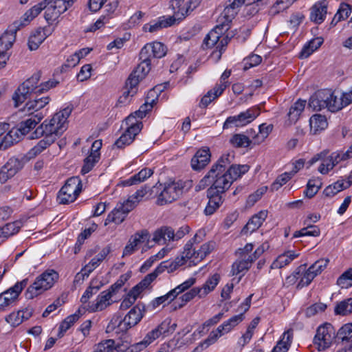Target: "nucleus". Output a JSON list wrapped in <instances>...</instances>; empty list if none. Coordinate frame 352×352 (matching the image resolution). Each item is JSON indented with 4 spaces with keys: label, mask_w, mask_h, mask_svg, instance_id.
I'll list each match as a JSON object with an SVG mask.
<instances>
[{
    "label": "nucleus",
    "mask_w": 352,
    "mask_h": 352,
    "mask_svg": "<svg viewBox=\"0 0 352 352\" xmlns=\"http://www.w3.org/2000/svg\"><path fill=\"white\" fill-rule=\"evenodd\" d=\"M113 296L107 289L102 291L95 301L89 305L87 309L90 312H98L105 309L113 303V301L111 299Z\"/></svg>",
    "instance_id": "nucleus-25"
},
{
    "label": "nucleus",
    "mask_w": 352,
    "mask_h": 352,
    "mask_svg": "<svg viewBox=\"0 0 352 352\" xmlns=\"http://www.w3.org/2000/svg\"><path fill=\"white\" fill-rule=\"evenodd\" d=\"M166 54V46L160 42H153L146 44L141 50L140 56L145 58H161Z\"/></svg>",
    "instance_id": "nucleus-21"
},
{
    "label": "nucleus",
    "mask_w": 352,
    "mask_h": 352,
    "mask_svg": "<svg viewBox=\"0 0 352 352\" xmlns=\"http://www.w3.org/2000/svg\"><path fill=\"white\" fill-rule=\"evenodd\" d=\"M100 157V153H90L84 160V165L81 169V173L82 174L89 173L95 166L96 163L98 162Z\"/></svg>",
    "instance_id": "nucleus-59"
},
{
    "label": "nucleus",
    "mask_w": 352,
    "mask_h": 352,
    "mask_svg": "<svg viewBox=\"0 0 352 352\" xmlns=\"http://www.w3.org/2000/svg\"><path fill=\"white\" fill-rule=\"evenodd\" d=\"M59 275L54 270H47L36 277L34 282L28 287L26 295L28 298H33L52 288L58 280Z\"/></svg>",
    "instance_id": "nucleus-7"
},
{
    "label": "nucleus",
    "mask_w": 352,
    "mask_h": 352,
    "mask_svg": "<svg viewBox=\"0 0 352 352\" xmlns=\"http://www.w3.org/2000/svg\"><path fill=\"white\" fill-rule=\"evenodd\" d=\"M16 33V30L12 28L6 31L0 37V69L4 67L9 58L7 51L12 47L15 41Z\"/></svg>",
    "instance_id": "nucleus-16"
},
{
    "label": "nucleus",
    "mask_w": 352,
    "mask_h": 352,
    "mask_svg": "<svg viewBox=\"0 0 352 352\" xmlns=\"http://www.w3.org/2000/svg\"><path fill=\"white\" fill-rule=\"evenodd\" d=\"M28 285V279L16 282L14 285L0 294V311H6L10 306L16 305L23 289Z\"/></svg>",
    "instance_id": "nucleus-13"
},
{
    "label": "nucleus",
    "mask_w": 352,
    "mask_h": 352,
    "mask_svg": "<svg viewBox=\"0 0 352 352\" xmlns=\"http://www.w3.org/2000/svg\"><path fill=\"white\" fill-rule=\"evenodd\" d=\"M146 194V188H141L123 203L118 204L116 208L108 214L105 219L104 225L107 226L110 223L116 224L122 223L129 212L138 205Z\"/></svg>",
    "instance_id": "nucleus-5"
},
{
    "label": "nucleus",
    "mask_w": 352,
    "mask_h": 352,
    "mask_svg": "<svg viewBox=\"0 0 352 352\" xmlns=\"http://www.w3.org/2000/svg\"><path fill=\"white\" fill-rule=\"evenodd\" d=\"M258 113L251 111H241L239 114L228 117L223 124V129L241 127L252 122Z\"/></svg>",
    "instance_id": "nucleus-18"
},
{
    "label": "nucleus",
    "mask_w": 352,
    "mask_h": 352,
    "mask_svg": "<svg viewBox=\"0 0 352 352\" xmlns=\"http://www.w3.org/2000/svg\"><path fill=\"white\" fill-rule=\"evenodd\" d=\"M80 318L79 314L75 313L67 316L60 324L58 336H63L64 333Z\"/></svg>",
    "instance_id": "nucleus-60"
},
{
    "label": "nucleus",
    "mask_w": 352,
    "mask_h": 352,
    "mask_svg": "<svg viewBox=\"0 0 352 352\" xmlns=\"http://www.w3.org/2000/svg\"><path fill=\"white\" fill-rule=\"evenodd\" d=\"M215 247V243L212 241L205 243L201 245H198L197 248V261H201L207 255H208Z\"/></svg>",
    "instance_id": "nucleus-61"
},
{
    "label": "nucleus",
    "mask_w": 352,
    "mask_h": 352,
    "mask_svg": "<svg viewBox=\"0 0 352 352\" xmlns=\"http://www.w3.org/2000/svg\"><path fill=\"white\" fill-rule=\"evenodd\" d=\"M93 352H124V350L114 340L108 339L96 344L93 347Z\"/></svg>",
    "instance_id": "nucleus-38"
},
{
    "label": "nucleus",
    "mask_w": 352,
    "mask_h": 352,
    "mask_svg": "<svg viewBox=\"0 0 352 352\" xmlns=\"http://www.w3.org/2000/svg\"><path fill=\"white\" fill-rule=\"evenodd\" d=\"M21 221L6 223L0 228V238L8 239V237L16 234L22 227Z\"/></svg>",
    "instance_id": "nucleus-50"
},
{
    "label": "nucleus",
    "mask_w": 352,
    "mask_h": 352,
    "mask_svg": "<svg viewBox=\"0 0 352 352\" xmlns=\"http://www.w3.org/2000/svg\"><path fill=\"white\" fill-rule=\"evenodd\" d=\"M187 263V259L185 258L182 254L180 256L176 257L175 260L171 262H162L160 265L156 268L160 270V271H157V276L164 272L165 270H167L168 272L169 273L173 272L180 267L186 265Z\"/></svg>",
    "instance_id": "nucleus-40"
},
{
    "label": "nucleus",
    "mask_w": 352,
    "mask_h": 352,
    "mask_svg": "<svg viewBox=\"0 0 352 352\" xmlns=\"http://www.w3.org/2000/svg\"><path fill=\"white\" fill-rule=\"evenodd\" d=\"M249 166L232 165L228 170L210 168L209 177L211 186L207 190L208 203L205 208L207 215L212 214L223 201V195L229 189L232 182L249 170Z\"/></svg>",
    "instance_id": "nucleus-1"
},
{
    "label": "nucleus",
    "mask_w": 352,
    "mask_h": 352,
    "mask_svg": "<svg viewBox=\"0 0 352 352\" xmlns=\"http://www.w3.org/2000/svg\"><path fill=\"white\" fill-rule=\"evenodd\" d=\"M223 335L224 334L218 327L215 330L212 331L210 333L208 337L195 349L194 352L202 351L204 349H206L209 346L214 344L218 340V339Z\"/></svg>",
    "instance_id": "nucleus-45"
},
{
    "label": "nucleus",
    "mask_w": 352,
    "mask_h": 352,
    "mask_svg": "<svg viewBox=\"0 0 352 352\" xmlns=\"http://www.w3.org/2000/svg\"><path fill=\"white\" fill-rule=\"evenodd\" d=\"M153 173V171L152 169L148 168H143L138 173L135 174L129 179L124 180L122 184L126 186L138 184L150 177Z\"/></svg>",
    "instance_id": "nucleus-44"
},
{
    "label": "nucleus",
    "mask_w": 352,
    "mask_h": 352,
    "mask_svg": "<svg viewBox=\"0 0 352 352\" xmlns=\"http://www.w3.org/2000/svg\"><path fill=\"white\" fill-rule=\"evenodd\" d=\"M336 338L343 343L351 342L349 349H344L343 350L352 352V324L348 323L343 325L337 332Z\"/></svg>",
    "instance_id": "nucleus-47"
},
{
    "label": "nucleus",
    "mask_w": 352,
    "mask_h": 352,
    "mask_svg": "<svg viewBox=\"0 0 352 352\" xmlns=\"http://www.w3.org/2000/svg\"><path fill=\"white\" fill-rule=\"evenodd\" d=\"M76 0H43L44 17L49 24H52L60 16L71 8Z\"/></svg>",
    "instance_id": "nucleus-9"
},
{
    "label": "nucleus",
    "mask_w": 352,
    "mask_h": 352,
    "mask_svg": "<svg viewBox=\"0 0 352 352\" xmlns=\"http://www.w3.org/2000/svg\"><path fill=\"white\" fill-rule=\"evenodd\" d=\"M150 235L146 230H142L136 232L131 236L126 245L123 250V256H126L132 254L138 250L142 244L148 242Z\"/></svg>",
    "instance_id": "nucleus-17"
},
{
    "label": "nucleus",
    "mask_w": 352,
    "mask_h": 352,
    "mask_svg": "<svg viewBox=\"0 0 352 352\" xmlns=\"http://www.w3.org/2000/svg\"><path fill=\"white\" fill-rule=\"evenodd\" d=\"M140 59L142 60L141 63L127 78L128 83L131 84L132 86L138 87L140 81L144 78L151 69V59H144L140 56Z\"/></svg>",
    "instance_id": "nucleus-20"
},
{
    "label": "nucleus",
    "mask_w": 352,
    "mask_h": 352,
    "mask_svg": "<svg viewBox=\"0 0 352 352\" xmlns=\"http://www.w3.org/2000/svg\"><path fill=\"white\" fill-rule=\"evenodd\" d=\"M204 236V233L201 231H199L184 245L182 254L189 262L190 266L192 265H195L199 263V261H197V248L198 245L203 241Z\"/></svg>",
    "instance_id": "nucleus-15"
},
{
    "label": "nucleus",
    "mask_w": 352,
    "mask_h": 352,
    "mask_svg": "<svg viewBox=\"0 0 352 352\" xmlns=\"http://www.w3.org/2000/svg\"><path fill=\"white\" fill-rule=\"evenodd\" d=\"M323 43V38L321 37H317L313 38L306 45H304L302 49L300 58H304L309 57L314 52L317 50Z\"/></svg>",
    "instance_id": "nucleus-49"
},
{
    "label": "nucleus",
    "mask_w": 352,
    "mask_h": 352,
    "mask_svg": "<svg viewBox=\"0 0 352 352\" xmlns=\"http://www.w3.org/2000/svg\"><path fill=\"white\" fill-rule=\"evenodd\" d=\"M315 274L309 268L306 269L305 266H300L292 276L288 277L292 280H299L297 288L301 289L309 285L315 278Z\"/></svg>",
    "instance_id": "nucleus-26"
},
{
    "label": "nucleus",
    "mask_w": 352,
    "mask_h": 352,
    "mask_svg": "<svg viewBox=\"0 0 352 352\" xmlns=\"http://www.w3.org/2000/svg\"><path fill=\"white\" fill-rule=\"evenodd\" d=\"M173 236V229L170 227L162 226L153 232V241L159 245H166V246L172 247L170 243L174 242L172 240Z\"/></svg>",
    "instance_id": "nucleus-27"
},
{
    "label": "nucleus",
    "mask_w": 352,
    "mask_h": 352,
    "mask_svg": "<svg viewBox=\"0 0 352 352\" xmlns=\"http://www.w3.org/2000/svg\"><path fill=\"white\" fill-rule=\"evenodd\" d=\"M321 161L322 162L319 166L318 170L320 173L326 175L330 170H331L334 166L344 160L340 155V152L336 151L332 153L328 157L327 155L326 157H323Z\"/></svg>",
    "instance_id": "nucleus-29"
},
{
    "label": "nucleus",
    "mask_w": 352,
    "mask_h": 352,
    "mask_svg": "<svg viewBox=\"0 0 352 352\" xmlns=\"http://www.w3.org/2000/svg\"><path fill=\"white\" fill-rule=\"evenodd\" d=\"M310 133L316 135L328 126L327 118L320 113H316L309 118Z\"/></svg>",
    "instance_id": "nucleus-34"
},
{
    "label": "nucleus",
    "mask_w": 352,
    "mask_h": 352,
    "mask_svg": "<svg viewBox=\"0 0 352 352\" xmlns=\"http://www.w3.org/2000/svg\"><path fill=\"white\" fill-rule=\"evenodd\" d=\"M43 10H45V6H43V3L42 1L32 6L29 10H28L22 16L20 21H15L13 23L14 29H16L17 31L21 28L27 25L34 18H36Z\"/></svg>",
    "instance_id": "nucleus-23"
},
{
    "label": "nucleus",
    "mask_w": 352,
    "mask_h": 352,
    "mask_svg": "<svg viewBox=\"0 0 352 352\" xmlns=\"http://www.w3.org/2000/svg\"><path fill=\"white\" fill-rule=\"evenodd\" d=\"M186 182H171L164 184V187L157 199V204L162 206L172 203L182 195Z\"/></svg>",
    "instance_id": "nucleus-12"
},
{
    "label": "nucleus",
    "mask_w": 352,
    "mask_h": 352,
    "mask_svg": "<svg viewBox=\"0 0 352 352\" xmlns=\"http://www.w3.org/2000/svg\"><path fill=\"white\" fill-rule=\"evenodd\" d=\"M230 144L236 148L248 147L251 144L250 138L243 134H235L230 140Z\"/></svg>",
    "instance_id": "nucleus-64"
},
{
    "label": "nucleus",
    "mask_w": 352,
    "mask_h": 352,
    "mask_svg": "<svg viewBox=\"0 0 352 352\" xmlns=\"http://www.w3.org/2000/svg\"><path fill=\"white\" fill-rule=\"evenodd\" d=\"M43 137H44L43 139L41 140L36 145L28 151V157L29 158L35 157L55 142L52 138L47 135H43Z\"/></svg>",
    "instance_id": "nucleus-46"
},
{
    "label": "nucleus",
    "mask_w": 352,
    "mask_h": 352,
    "mask_svg": "<svg viewBox=\"0 0 352 352\" xmlns=\"http://www.w3.org/2000/svg\"><path fill=\"white\" fill-rule=\"evenodd\" d=\"M351 12V8L349 4L341 3L339 9L331 21V24L335 25L342 20H344Z\"/></svg>",
    "instance_id": "nucleus-55"
},
{
    "label": "nucleus",
    "mask_w": 352,
    "mask_h": 352,
    "mask_svg": "<svg viewBox=\"0 0 352 352\" xmlns=\"http://www.w3.org/2000/svg\"><path fill=\"white\" fill-rule=\"evenodd\" d=\"M164 87L165 86L159 85L150 89L148 91L144 103L139 110H141V109H143L142 110H151L153 108L156 107V101L158 100L159 95Z\"/></svg>",
    "instance_id": "nucleus-36"
},
{
    "label": "nucleus",
    "mask_w": 352,
    "mask_h": 352,
    "mask_svg": "<svg viewBox=\"0 0 352 352\" xmlns=\"http://www.w3.org/2000/svg\"><path fill=\"white\" fill-rule=\"evenodd\" d=\"M327 2L322 1L315 3L311 9L310 19L316 23L320 24L326 17Z\"/></svg>",
    "instance_id": "nucleus-35"
},
{
    "label": "nucleus",
    "mask_w": 352,
    "mask_h": 352,
    "mask_svg": "<svg viewBox=\"0 0 352 352\" xmlns=\"http://www.w3.org/2000/svg\"><path fill=\"white\" fill-rule=\"evenodd\" d=\"M335 313L338 315L342 316L352 313V298L338 302L335 307Z\"/></svg>",
    "instance_id": "nucleus-62"
},
{
    "label": "nucleus",
    "mask_w": 352,
    "mask_h": 352,
    "mask_svg": "<svg viewBox=\"0 0 352 352\" xmlns=\"http://www.w3.org/2000/svg\"><path fill=\"white\" fill-rule=\"evenodd\" d=\"M146 116V111H133L123 121L122 126H126V129L130 131L135 130V128L139 129L138 133L142 129V123L141 120Z\"/></svg>",
    "instance_id": "nucleus-31"
},
{
    "label": "nucleus",
    "mask_w": 352,
    "mask_h": 352,
    "mask_svg": "<svg viewBox=\"0 0 352 352\" xmlns=\"http://www.w3.org/2000/svg\"><path fill=\"white\" fill-rule=\"evenodd\" d=\"M138 87L132 86L128 83L126 80L125 83V87L123 91L122 96L118 100L116 107V108H125L131 100L132 97L137 93Z\"/></svg>",
    "instance_id": "nucleus-39"
},
{
    "label": "nucleus",
    "mask_w": 352,
    "mask_h": 352,
    "mask_svg": "<svg viewBox=\"0 0 352 352\" xmlns=\"http://www.w3.org/2000/svg\"><path fill=\"white\" fill-rule=\"evenodd\" d=\"M175 298V296H174V294H173L172 291L170 290L166 294L163 295V296H160V297H157V298H155L148 305L146 306V308L148 311H153L157 307H158L160 305L169 304Z\"/></svg>",
    "instance_id": "nucleus-51"
},
{
    "label": "nucleus",
    "mask_w": 352,
    "mask_h": 352,
    "mask_svg": "<svg viewBox=\"0 0 352 352\" xmlns=\"http://www.w3.org/2000/svg\"><path fill=\"white\" fill-rule=\"evenodd\" d=\"M138 127L135 128V130L133 131L126 129L120 138L114 142L113 146L118 148H123L130 145L138 134Z\"/></svg>",
    "instance_id": "nucleus-41"
},
{
    "label": "nucleus",
    "mask_w": 352,
    "mask_h": 352,
    "mask_svg": "<svg viewBox=\"0 0 352 352\" xmlns=\"http://www.w3.org/2000/svg\"><path fill=\"white\" fill-rule=\"evenodd\" d=\"M220 280V274L215 273L210 276L201 287H197L199 292V298H204L212 292L219 283Z\"/></svg>",
    "instance_id": "nucleus-37"
},
{
    "label": "nucleus",
    "mask_w": 352,
    "mask_h": 352,
    "mask_svg": "<svg viewBox=\"0 0 352 352\" xmlns=\"http://www.w3.org/2000/svg\"><path fill=\"white\" fill-rule=\"evenodd\" d=\"M253 262V259L250 256H248L247 257V256L245 255L241 259H239L233 263L232 270V274H244L249 270Z\"/></svg>",
    "instance_id": "nucleus-48"
},
{
    "label": "nucleus",
    "mask_w": 352,
    "mask_h": 352,
    "mask_svg": "<svg viewBox=\"0 0 352 352\" xmlns=\"http://www.w3.org/2000/svg\"><path fill=\"white\" fill-rule=\"evenodd\" d=\"M293 330L289 329L285 331L280 340L277 342L276 345L273 348L272 352H287L292 342Z\"/></svg>",
    "instance_id": "nucleus-43"
},
{
    "label": "nucleus",
    "mask_w": 352,
    "mask_h": 352,
    "mask_svg": "<svg viewBox=\"0 0 352 352\" xmlns=\"http://www.w3.org/2000/svg\"><path fill=\"white\" fill-rule=\"evenodd\" d=\"M267 214V210H264L253 215L241 230V233L248 234L258 229L266 219Z\"/></svg>",
    "instance_id": "nucleus-28"
},
{
    "label": "nucleus",
    "mask_w": 352,
    "mask_h": 352,
    "mask_svg": "<svg viewBox=\"0 0 352 352\" xmlns=\"http://www.w3.org/2000/svg\"><path fill=\"white\" fill-rule=\"evenodd\" d=\"M81 180L78 177L68 179L58 193L60 204H67L74 201L81 191Z\"/></svg>",
    "instance_id": "nucleus-11"
},
{
    "label": "nucleus",
    "mask_w": 352,
    "mask_h": 352,
    "mask_svg": "<svg viewBox=\"0 0 352 352\" xmlns=\"http://www.w3.org/2000/svg\"><path fill=\"white\" fill-rule=\"evenodd\" d=\"M157 271L159 269H155L152 273L147 274L145 278L140 282L137 285L133 287L130 292L128 293L131 297H133L136 300L140 294L143 292L144 289L147 288L151 283L157 278Z\"/></svg>",
    "instance_id": "nucleus-33"
},
{
    "label": "nucleus",
    "mask_w": 352,
    "mask_h": 352,
    "mask_svg": "<svg viewBox=\"0 0 352 352\" xmlns=\"http://www.w3.org/2000/svg\"><path fill=\"white\" fill-rule=\"evenodd\" d=\"M352 184L351 181H338L335 182L334 184L328 186L324 190V195L327 197H333V195H336L338 192L343 190L344 189H346L349 188Z\"/></svg>",
    "instance_id": "nucleus-53"
},
{
    "label": "nucleus",
    "mask_w": 352,
    "mask_h": 352,
    "mask_svg": "<svg viewBox=\"0 0 352 352\" xmlns=\"http://www.w3.org/2000/svg\"><path fill=\"white\" fill-rule=\"evenodd\" d=\"M321 186L322 182L318 178L309 179L304 191L305 196L308 198H312L318 192Z\"/></svg>",
    "instance_id": "nucleus-58"
},
{
    "label": "nucleus",
    "mask_w": 352,
    "mask_h": 352,
    "mask_svg": "<svg viewBox=\"0 0 352 352\" xmlns=\"http://www.w3.org/2000/svg\"><path fill=\"white\" fill-rule=\"evenodd\" d=\"M210 153L208 148L198 150L191 160L193 170H199L204 168L210 162Z\"/></svg>",
    "instance_id": "nucleus-30"
},
{
    "label": "nucleus",
    "mask_w": 352,
    "mask_h": 352,
    "mask_svg": "<svg viewBox=\"0 0 352 352\" xmlns=\"http://www.w3.org/2000/svg\"><path fill=\"white\" fill-rule=\"evenodd\" d=\"M320 234V229L316 226H307L306 228H302L294 233V237L300 236H318Z\"/></svg>",
    "instance_id": "nucleus-63"
},
{
    "label": "nucleus",
    "mask_w": 352,
    "mask_h": 352,
    "mask_svg": "<svg viewBox=\"0 0 352 352\" xmlns=\"http://www.w3.org/2000/svg\"><path fill=\"white\" fill-rule=\"evenodd\" d=\"M69 115V111L56 112L51 119L45 120L35 129L30 138L37 139L47 135L55 141L67 130Z\"/></svg>",
    "instance_id": "nucleus-3"
},
{
    "label": "nucleus",
    "mask_w": 352,
    "mask_h": 352,
    "mask_svg": "<svg viewBox=\"0 0 352 352\" xmlns=\"http://www.w3.org/2000/svg\"><path fill=\"white\" fill-rule=\"evenodd\" d=\"M21 168V164L17 158H10L0 168V183L5 184L12 178Z\"/></svg>",
    "instance_id": "nucleus-22"
},
{
    "label": "nucleus",
    "mask_w": 352,
    "mask_h": 352,
    "mask_svg": "<svg viewBox=\"0 0 352 352\" xmlns=\"http://www.w3.org/2000/svg\"><path fill=\"white\" fill-rule=\"evenodd\" d=\"M146 311H148L144 305L138 304L128 312L122 320H120L119 317L113 318L108 325V328L113 329L117 327L119 331L126 332L128 329L138 324Z\"/></svg>",
    "instance_id": "nucleus-6"
},
{
    "label": "nucleus",
    "mask_w": 352,
    "mask_h": 352,
    "mask_svg": "<svg viewBox=\"0 0 352 352\" xmlns=\"http://www.w3.org/2000/svg\"><path fill=\"white\" fill-rule=\"evenodd\" d=\"M351 103L352 89L339 98L331 89H320L310 97L309 107L312 110H342Z\"/></svg>",
    "instance_id": "nucleus-2"
},
{
    "label": "nucleus",
    "mask_w": 352,
    "mask_h": 352,
    "mask_svg": "<svg viewBox=\"0 0 352 352\" xmlns=\"http://www.w3.org/2000/svg\"><path fill=\"white\" fill-rule=\"evenodd\" d=\"M244 319L243 314L234 316L228 320L224 321L219 326L223 333L227 334L230 333L236 326L241 322Z\"/></svg>",
    "instance_id": "nucleus-52"
},
{
    "label": "nucleus",
    "mask_w": 352,
    "mask_h": 352,
    "mask_svg": "<svg viewBox=\"0 0 352 352\" xmlns=\"http://www.w3.org/2000/svg\"><path fill=\"white\" fill-rule=\"evenodd\" d=\"M51 34V31L48 27L38 28L30 34L28 45V48L32 51L38 48L41 44Z\"/></svg>",
    "instance_id": "nucleus-24"
},
{
    "label": "nucleus",
    "mask_w": 352,
    "mask_h": 352,
    "mask_svg": "<svg viewBox=\"0 0 352 352\" xmlns=\"http://www.w3.org/2000/svg\"><path fill=\"white\" fill-rule=\"evenodd\" d=\"M100 263H99L94 257L81 270L80 272L78 273L75 276V281L78 282L80 280H84L85 278H87L89 274L98 267Z\"/></svg>",
    "instance_id": "nucleus-54"
},
{
    "label": "nucleus",
    "mask_w": 352,
    "mask_h": 352,
    "mask_svg": "<svg viewBox=\"0 0 352 352\" xmlns=\"http://www.w3.org/2000/svg\"><path fill=\"white\" fill-rule=\"evenodd\" d=\"M176 324H170V320H165L155 328L148 331L143 340L132 346V351H140L157 339L166 337L172 333L175 329Z\"/></svg>",
    "instance_id": "nucleus-8"
},
{
    "label": "nucleus",
    "mask_w": 352,
    "mask_h": 352,
    "mask_svg": "<svg viewBox=\"0 0 352 352\" xmlns=\"http://www.w3.org/2000/svg\"><path fill=\"white\" fill-rule=\"evenodd\" d=\"M175 23V19L171 16L160 17L156 21H153L143 26L144 32H155L162 28H168Z\"/></svg>",
    "instance_id": "nucleus-32"
},
{
    "label": "nucleus",
    "mask_w": 352,
    "mask_h": 352,
    "mask_svg": "<svg viewBox=\"0 0 352 352\" xmlns=\"http://www.w3.org/2000/svg\"><path fill=\"white\" fill-rule=\"evenodd\" d=\"M272 129V124H267L265 123L260 124L258 133L253 138L254 144H258L263 142L268 137Z\"/></svg>",
    "instance_id": "nucleus-56"
},
{
    "label": "nucleus",
    "mask_w": 352,
    "mask_h": 352,
    "mask_svg": "<svg viewBox=\"0 0 352 352\" xmlns=\"http://www.w3.org/2000/svg\"><path fill=\"white\" fill-rule=\"evenodd\" d=\"M299 254L293 250H289L279 255L272 263L271 268L279 269L289 265L293 260L297 258Z\"/></svg>",
    "instance_id": "nucleus-42"
},
{
    "label": "nucleus",
    "mask_w": 352,
    "mask_h": 352,
    "mask_svg": "<svg viewBox=\"0 0 352 352\" xmlns=\"http://www.w3.org/2000/svg\"><path fill=\"white\" fill-rule=\"evenodd\" d=\"M228 30V24H225V23H221L220 24L217 25L214 29L208 32V34L206 36L203 41V43L201 47L204 50L212 48L214 46H216V50H217V44L218 41L221 38V34L225 33Z\"/></svg>",
    "instance_id": "nucleus-19"
},
{
    "label": "nucleus",
    "mask_w": 352,
    "mask_h": 352,
    "mask_svg": "<svg viewBox=\"0 0 352 352\" xmlns=\"http://www.w3.org/2000/svg\"><path fill=\"white\" fill-rule=\"evenodd\" d=\"M40 78L41 73H35L18 87L12 97L15 108L22 104L31 94L47 91L50 89L56 87L58 83V81L48 80L38 85Z\"/></svg>",
    "instance_id": "nucleus-4"
},
{
    "label": "nucleus",
    "mask_w": 352,
    "mask_h": 352,
    "mask_svg": "<svg viewBox=\"0 0 352 352\" xmlns=\"http://www.w3.org/2000/svg\"><path fill=\"white\" fill-rule=\"evenodd\" d=\"M336 338H337L333 327L327 323L318 328L314 340L318 350L321 351L329 348Z\"/></svg>",
    "instance_id": "nucleus-14"
},
{
    "label": "nucleus",
    "mask_w": 352,
    "mask_h": 352,
    "mask_svg": "<svg viewBox=\"0 0 352 352\" xmlns=\"http://www.w3.org/2000/svg\"><path fill=\"white\" fill-rule=\"evenodd\" d=\"M49 97L38 98L36 96L33 100L28 102L25 108L28 110H41L43 109L50 102Z\"/></svg>",
    "instance_id": "nucleus-57"
},
{
    "label": "nucleus",
    "mask_w": 352,
    "mask_h": 352,
    "mask_svg": "<svg viewBox=\"0 0 352 352\" xmlns=\"http://www.w3.org/2000/svg\"><path fill=\"white\" fill-rule=\"evenodd\" d=\"M43 118L41 113L35 115L32 114L31 116L24 121H22L17 129L10 130L6 135V141L10 142L12 144L18 142L21 138L28 134L32 129L38 124Z\"/></svg>",
    "instance_id": "nucleus-10"
}]
</instances>
